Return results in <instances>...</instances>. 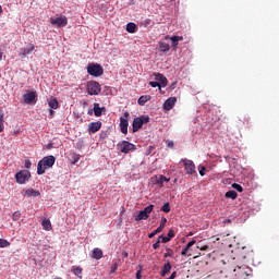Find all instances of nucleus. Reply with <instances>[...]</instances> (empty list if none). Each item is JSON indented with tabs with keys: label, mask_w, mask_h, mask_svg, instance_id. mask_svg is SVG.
Returning <instances> with one entry per match:
<instances>
[{
	"label": "nucleus",
	"mask_w": 279,
	"mask_h": 279,
	"mask_svg": "<svg viewBox=\"0 0 279 279\" xmlns=\"http://www.w3.org/2000/svg\"><path fill=\"white\" fill-rule=\"evenodd\" d=\"M221 274H227L226 278L230 279H247L252 276V268L245 264L232 260L223 267Z\"/></svg>",
	"instance_id": "nucleus-1"
},
{
	"label": "nucleus",
	"mask_w": 279,
	"mask_h": 279,
	"mask_svg": "<svg viewBox=\"0 0 279 279\" xmlns=\"http://www.w3.org/2000/svg\"><path fill=\"white\" fill-rule=\"evenodd\" d=\"M250 258H254V251L251 247L243 246L235 252L233 262L240 263V265H245Z\"/></svg>",
	"instance_id": "nucleus-2"
},
{
	"label": "nucleus",
	"mask_w": 279,
	"mask_h": 279,
	"mask_svg": "<svg viewBox=\"0 0 279 279\" xmlns=\"http://www.w3.org/2000/svg\"><path fill=\"white\" fill-rule=\"evenodd\" d=\"M53 165H56L54 156L50 155V156L44 157L41 160L38 161L37 175H44L45 171H47V169H51Z\"/></svg>",
	"instance_id": "nucleus-3"
},
{
	"label": "nucleus",
	"mask_w": 279,
	"mask_h": 279,
	"mask_svg": "<svg viewBox=\"0 0 279 279\" xmlns=\"http://www.w3.org/2000/svg\"><path fill=\"white\" fill-rule=\"evenodd\" d=\"M87 73L92 75V77H101V75H104V68L98 63H89L87 65Z\"/></svg>",
	"instance_id": "nucleus-4"
},
{
	"label": "nucleus",
	"mask_w": 279,
	"mask_h": 279,
	"mask_svg": "<svg viewBox=\"0 0 279 279\" xmlns=\"http://www.w3.org/2000/svg\"><path fill=\"white\" fill-rule=\"evenodd\" d=\"M118 149L121 154H130L131 151H136V145L128 141H122L118 143Z\"/></svg>",
	"instance_id": "nucleus-5"
},
{
	"label": "nucleus",
	"mask_w": 279,
	"mask_h": 279,
	"mask_svg": "<svg viewBox=\"0 0 279 279\" xmlns=\"http://www.w3.org/2000/svg\"><path fill=\"white\" fill-rule=\"evenodd\" d=\"M145 123H149L148 116H142V117L134 118L133 123H132L133 132H138V130H141V128H143V125H145Z\"/></svg>",
	"instance_id": "nucleus-6"
},
{
	"label": "nucleus",
	"mask_w": 279,
	"mask_h": 279,
	"mask_svg": "<svg viewBox=\"0 0 279 279\" xmlns=\"http://www.w3.org/2000/svg\"><path fill=\"white\" fill-rule=\"evenodd\" d=\"M154 211V205H148L135 217V221H145L149 219V215Z\"/></svg>",
	"instance_id": "nucleus-7"
},
{
	"label": "nucleus",
	"mask_w": 279,
	"mask_h": 279,
	"mask_svg": "<svg viewBox=\"0 0 279 279\" xmlns=\"http://www.w3.org/2000/svg\"><path fill=\"white\" fill-rule=\"evenodd\" d=\"M88 95H99L101 93V84L97 81H90L87 83Z\"/></svg>",
	"instance_id": "nucleus-8"
},
{
	"label": "nucleus",
	"mask_w": 279,
	"mask_h": 279,
	"mask_svg": "<svg viewBox=\"0 0 279 279\" xmlns=\"http://www.w3.org/2000/svg\"><path fill=\"white\" fill-rule=\"evenodd\" d=\"M128 119H130V112L125 111L124 117L120 118V132H122V134H128V126L130 125Z\"/></svg>",
	"instance_id": "nucleus-9"
},
{
	"label": "nucleus",
	"mask_w": 279,
	"mask_h": 279,
	"mask_svg": "<svg viewBox=\"0 0 279 279\" xmlns=\"http://www.w3.org/2000/svg\"><path fill=\"white\" fill-rule=\"evenodd\" d=\"M29 178H32V174L27 170H22L15 174L17 184H25Z\"/></svg>",
	"instance_id": "nucleus-10"
},
{
	"label": "nucleus",
	"mask_w": 279,
	"mask_h": 279,
	"mask_svg": "<svg viewBox=\"0 0 279 279\" xmlns=\"http://www.w3.org/2000/svg\"><path fill=\"white\" fill-rule=\"evenodd\" d=\"M50 23L51 25H56V27H66L69 20L66 16L51 17Z\"/></svg>",
	"instance_id": "nucleus-11"
},
{
	"label": "nucleus",
	"mask_w": 279,
	"mask_h": 279,
	"mask_svg": "<svg viewBox=\"0 0 279 279\" xmlns=\"http://www.w3.org/2000/svg\"><path fill=\"white\" fill-rule=\"evenodd\" d=\"M181 162H183L187 175H193V173H195V163H193L192 160L182 159Z\"/></svg>",
	"instance_id": "nucleus-12"
},
{
	"label": "nucleus",
	"mask_w": 279,
	"mask_h": 279,
	"mask_svg": "<svg viewBox=\"0 0 279 279\" xmlns=\"http://www.w3.org/2000/svg\"><path fill=\"white\" fill-rule=\"evenodd\" d=\"M101 130V121L90 122L88 124L89 134H97Z\"/></svg>",
	"instance_id": "nucleus-13"
},
{
	"label": "nucleus",
	"mask_w": 279,
	"mask_h": 279,
	"mask_svg": "<svg viewBox=\"0 0 279 279\" xmlns=\"http://www.w3.org/2000/svg\"><path fill=\"white\" fill-rule=\"evenodd\" d=\"M178 101V98L175 97H170L163 102V110H173V107L175 106Z\"/></svg>",
	"instance_id": "nucleus-14"
},
{
	"label": "nucleus",
	"mask_w": 279,
	"mask_h": 279,
	"mask_svg": "<svg viewBox=\"0 0 279 279\" xmlns=\"http://www.w3.org/2000/svg\"><path fill=\"white\" fill-rule=\"evenodd\" d=\"M166 40H171L172 48L178 49L179 43L184 40V37H182V36H172V37L166 36Z\"/></svg>",
	"instance_id": "nucleus-15"
},
{
	"label": "nucleus",
	"mask_w": 279,
	"mask_h": 279,
	"mask_svg": "<svg viewBox=\"0 0 279 279\" xmlns=\"http://www.w3.org/2000/svg\"><path fill=\"white\" fill-rule=\"evenodd\" d=\"M23 99L25 104H34V101H36V92L24 94Z\"/></svg>",
	"instance_id": "nucleus-16"
},
{
	"label": "nucleus",
	"mask_w": 279,
	"mask_h": 279,
	"mask_svg": "<svg viewBox=\"0 0 279 279\" xmlns=\"http://www.w3.org/2000/svg\"><path fill=\"white\" fill-rule=\"evenodd\" d=\"M35 49L36 47L34 46V44H31L27 48H21L20 56H22V58H25V56H29Z\"/></svg>",
	"instance_id": "nucleus-17"
},
{
	"label": "nucleus",
	"mask_w": 279,
	"mask_h": 279,
	"mask_svg": "<svg viewBox=\"0 0 279 279\" xmlns=\"http://www.w3.org/2000/svg\"><path fill=\"white\" fill-rule=\"evenodd\" d=\"M171 179H168L167 177L165 175H159V177H156L155 181H154V184H157V186H165V182H169Z\"/></svg>",
	"instance_id": "nucleus-18"
},
{
	"label": "nucleus",
	"mask_w": 279,
	"mask_h": 279,
	"mask_svg": "<svg viewBox=\"0 0 279 279\" xmlns=\"http://www.w3.org/2000/svg\"><path fill=\"white\" fill-rule=\"evenodd\" d=\"M102 112H106V107H99L98 102L94 104V114L95 117H101Z\"/></svg>",
	"instance_id": "nucleus-19"
},
{
	"label": "nucleus",
	"mask_w": 279,
	"mask_h": 279,
	"mask_svg": "<svg viewBox=\"0 0 279 279\" xmlns=\"http://www.w3.org/2000/svg\"><path fill=\"white\" fill-rule=\"evenodd\" d=\"M48 106L51 110H58L60 104L58 102V99L56 97H50Z\"/></svg>",
	"instance_id": "nucleus-20"
},
{
	"label": "nucleus",
	"mask_w": 279,
	"mask_h": 279,
	"mask_svg": "<svg viewBox=\"0 0 279 279\" xmlns=\"http://www.w3.org/2000/svg\"><path fill=\"white\" fill-rule=\"evenodd\" d=\"M92 257H94L95 260H101V258H104V251H101V248H94Z\"/></svg>",
	"instance_id": "nucleus-21"
},
{
	"label": "nucleus",
	"mask_w": 279,
	"mask_h": 279,
	"mask_svg": "<svg viewBox=\"0 0 279 279\" xmlns=\"http://www.w3.org/2000/svg\"><path fill=\"white\" fill-rule=\"evenodd\" d=\"M155 80L157 82H160V86H162V88H165V86H167V78L165 77V75L160 74V73H156L155 74Z\"/></svg>",
	"instance_id": "nucleus-22"
},
{
	"label": "nucleus",
	"mask_w": 279,
	"mask_h": 279,
	"mask_svg": "<svg viewBox=\"0 0 279 279\" xmlns=\"http://www.w3.org/2000/svg\"><path fill=\"white\" fill-rule=\"evenodd\" d=\"M39 195H40V192L34 189H28L24 192L25 197H38Z\"/></svg>",
	"instance_id": "nucleus-23"
},
{
	"label": "nucleus",
	"mask_w": 279,
	"mask_h": 279,
	"mask_svg": "<svg viewBox=\"0 0 279 279\" xmlns=\"http://www.w3.org/2000/svg\"><path fill=\"white\" fill-rule=\"evenodd\" d=\"M171 271V263L167 262L162 268H161V277L165 278V276H167V274H170Z\"/></svg>",
	"instance_id": "nucleus-24"
},
{
	"label": "nucleus",
	"mask_w": 279,
	"mask_h": 279,
	"mask_svg": "<svg viewBox=\"0 0 279 279\" xmlns=\"http://www.w3.org/2000/svg\"><path fill=\"white\" fill-rule=\"evenodd\" d=\"M193 245H195V240H192V241H190V242L186 244V246L182 250L181 255H182V256H187L189 250H191V247H193Z\"/></svg>",
	"instance_id": "nucleus-25"
},
{
	"label": "nucleus",
	"mask_w": 279,
	"mask_h": 279,
	"mask_svg": "<svg viewBox=\"0 0 279 279\" xmlns=\"http://www.w3.org/2000/svg\"><path fill=\"white\" fill-rule=\"evenodd\" d=\"M170 50H171V46H169V44L167 43L159 44V51H161L162 53H169Z\"/></svg>",
	"instance_id": "nucleus-26"
},
{
	"label": "nucleus",
	"mask_w": 279,
	"mask_h": 279,
	"mask_svg": "<svg viewBox=\"0 0 279 279\" xmlns=\"http://www.w3.org/2000/svg\"><path fill=\"white\" fill-rule=\"evenodd\" d=\"M41 226L44 228V230H46L47 232L51 231L52 230V227H51V220L45 218L43 221H41Z\"/></svg>",
	"instance_id": "nucleus-27"
},
{
	"label": "nucleus",
	"mask_w": 279,
	"mask_h": 279,
	"mask_svg": "<svg viewBox=\"0 0 279 279\" xmlns=\"http://www.w3.org/2000/svg\"><path fill=\"white\" fill-rule=\"evenodd\" d=\"M151 100V96L149 95H145V96H141L137 100L138 106H145L146 101H150Z\"/></svg>",
	"instance_id": "nucleus-28"
},
{
	"label": "nucleus",
	"mask_w": 279,
	"mask_h": 279,
	"mask_svg": "<svg viewBox=\"0 0 279 279\" xmlns=\"http://www.w3.org/2000/svg\"><path fill=\"white\" fill-rule=\"evenodd\" d=\"M225 197H227V199H236V197H239V194L236 193V191L231 190L225 194Z\"/></svg>",
	"instance_id": "nucleus-29"
},
{
	"label": "nucleus",
	"mask_w": 279,
	"mask_h": 279,
	"mask_svg": "<svg viewBox=\"0 0 279 279\" xmlns=\"http://www.w3.org/2000/svg\"><path fill=\"white\" fill-rule=\"evenodd\" d=\"M84 271V269L80 266H73L72 267V272L74 274V276H77L78 278H82V272Z\"/></svg>",
	"instance_id": "nucleus-30"
},
{
	"label": "nucleus",
	"mask_w": 279,
	"mask_h": 279,
	"mask_svg": "<svg viewBox=\"0 0 279 279\" xmlns=\"http://www.w3.org/2000/svg\"><path fill=\"white\" fill-rule=\"evenodd\" d=\"M126 32H129V34H135L136 33V24L130 22L126 24Z\"/></svg>",
	"instance_id": "nucleus-31"
},
{
	"label": "nucleus",
	"mask_w": 279,
	"mask_h": 279,
	"mask_svg": "<svg viewBox=\"0 0 279 279\" xmlns=\"http://www.w3.org/2000/svg\"><path fill=\"white\" fill-rule=\"evenodd\" d=\"M160 232H162V226H159L156 230L150 232L148 234V239H154V236H156V234H160Z\"/></svg>",
	"instance_id": "nucleus-32"
},
{
	"label": "nucleus",
	"mask_w": 279,
	"mask_h": 279,
	"mask_svg": "<svg viewBox=\"0 0 279 279\" xmlns=\"http://www.w3.org/2000/svg\"><path fill=\"white\" fill-rule=\"evenodd\" d=\"M166 253L163 254V258H170L173 257V250H171L169 246H166Z\"/></svg>",
	"instance_id": "nucleus-33"
},
{
	"label": "nucleus",
	"mask_w": 279,
	"mask_h": 279,
	"mask_svg": "<svg viewBox=\"0 0 279 279\" xmlns=\"http://www.w3.org/2000/svg\"><path fill=\"white\" fill-rule=\"evenodd\" d=\"M162 213H171V205L169 203H165L161 207Z\"/></svg>",
	"instance_id": "nucleus-34"
},
{
	"label": "nucleus",
	"mask_w": 279,
	"mask_h": 279,
	"mask_svg": "<svg viewBox=\"0 0 279 279\" xmlns=\"http://www.w3.org/2000/svg\"><path fill=\"white\" fill-rule=\"evenodd\" d=\"M0 247H10V242L5 239L0 238Z\"/></svg>",
	"instance_id": "nucleus-35"
},
{
	"label": "nucleus",
	"mask_w": 279,
	"mask_h": 279,
	"mask_svg": "<svg viewBox=\"0 0 279 279\" xmlns=\"http://www.w3.org/2000/svg\"><path fill=\"white\" fill-rule=\"evenodd\" d=\"M232 189H234L239 193H243V186L241 184H239V183H233L232 184Z\"/></svg>",
	"instance_id": "nucleus-36"
},
{
	"label": "nucleus",
	"mask_w": 279,
	"mask_h": 279,
	"mask_svg": "<svg viewBox=\"0 0 279 279\" xmlns=\"http://www.w3.org/2000/svg\"><path fill=\"white\" fill-rule=\"evenodd\" d=\"M197 248L201 250L202 252H207V250H210V246L208 245H203L202 243L197 244Z\"/></svg>",
	"instance_id": "nucleus-37"
},
{
	"label": "nucleus",
	"mask_w": 279,
	"mask_h": 279,
	"mask_svg": "<svg viewBox=\"0 0 279 279\" xmlns=\"http://www.w3.org/2000/svg\"><path fill=\"white\" fill-rule=\"evenodd\" d=\"M174 236H175V231H173V229H170L166 238H168L169 241H171Z\"/></svg>",
	"instance_id": "nucleus-38"
},
{
	"label": "nucleus",
	"mask_w": 279,
	"mask_h": 279,
	"mask_svg": "<svg viewBox=\"0 0 279 279\" xmlns=\"http://www.w3.org/2000/svg\"><path fill=\"white\" fill-rule=\"evenodd\" d=\"M12 219H13V221H19V219H21V211H15L12 215Z\"/></svg>",
	"instance_id": "nucleus-39"
},
{
	"label": "nucleus",
	"mask_w": 279,
	"mask_h": 279,
	"mask_svg": "<svg viewBox=\"0 0 279 279\" xmlns=\"http://www.w3.org/2000/svg\"><path fill=\"white\" fill-rule=\"evenodd\" d=\"M149 86H151V88H159L160 89V83H158V82L151 81V82H149Z\"/></svg>",
	"instance_id": "nucleus-40"
},
{
	"label": "nucleus",
	"mask_w": 279,
	"mask_h": 279,
	"mask_svg": "<svg viewBox=\"0 0 279 279\" xmlns=\"http://www.w3.org/2000/svg\"><path fill=\"white\" fill-rule=\"evenodd\" d=\"M5 130V125H3V114H0V133Z\"/></svg>",
	"instance_id": "nucleus-41"
},
{
	"label": "nucleus",
	"mask_w": 279,
	"mask_h": 279,
	"mask_svg": "<svg viewBox=\"0 0 279 279\" xmlns=\"http://www.w3.org/2000/svg\"><path fill=\"white\" fill-rule=\"evenodd\" d=\"M117 269H119V264L113 263V264L111 265V274H116V272H117Z\"/></svg>",
	"instance_id": "nucleus-42"
},
{
	"label": "nucleus",
	"mask_w": 279,
	"mask_h": 279,
	"mask_svg": "<svg viewBox=\"0 0 279 279\" xmlns=\"http://www.w3.org/2000/svg\"><path fill=\"white\" fill-rule=\"evenodd\" d=\"M24 166H25L26 169H32V161L29 159H26L24 161Z\"/></svg>",
	"instance_id": "nucleus-43"
},
{
	"label": "nucleus",
	"mask_w": 279,
	"mask_h": 279,
	"mask_svg": "<svg viewBox=\"0 0 279 279\" xmlns=\"http://www.w3.org/2000/svg\"><path fill=\"white\" fill-rule=\"evenodd\" d=\"M159 239H161V243H169V238L168 236H165V235H159Z\"/></svg>",
	"instance_id": "nucleus-44"
},
{
	"label": "nucleus",
	"mask_w": 279,
	"mask_h": 279,
	"mask_svg": "<svg viewBox=\"0 0 279 279\" xmlns=\"http://www.w3.org/2000/svg\"><path fill=\"white\" fill-rule=\"evenodd\" d=\"M167 223V218L162 217L159 226H162V230H165V225Z\"/></svg>",
	"instance_id": "nucleus-45"
},
{
	"label": "nucleus",
	"mask_w": 279,
	"mask_h": 279,
	"mask_svg": "<svg viewBox=\"0 0 279 279\" xmlns=\"http://www.w3.org/2000/svg\"><path fill=\"white\" fill-rule=\"evenodd\" d=\"M160 247V241H157L155 244H153L154 250H158Z\"/></svg>",
	"instance_id": "nucleus-46"
},
{
	"label": "nucleus",
	"mask_w": 279,
	"mask_h": 279,
	"mask_svg": "<svg viewBox=\"0 0 279 279\" xmlns=\"http://www.w3.org/2000/svg\"><path fill=\"white\" fill-rule=\"evenodd\" d=\"M143 278V275H141V270H137L136 272V279H142Z\"/></svg>",
	"instance_id": "nucleus-47"
},
{
	"label": "nucleus",
	"mask_w": 279,
	"mask_h": 279,
	"mask_svg": "<svg viewBox=\"0 0 279 279\" xmlns=\"http://www.w3.org/2000/svg\"><path fill=\"white\" fill-rule=\"evenodd\" d=\"M177 276H178V272H177V271H173V272L171 274L170 278L175 279Z\"/></svg>",
	"instance_id": "nucleus-48"
},
{
	"label": "nucleus",
	"mask_w": 279,
	"mask_h": 279,
	"mask_svg": "<svg viewBox=\"0 0 279 279\" xmlns=\"http://www.w3.org/2000/svg\"><path fill=\"white\" fill-rule=\"evenodd\" d=\"M205 170H206V168L203 167L202 170H199V174H201V175H205V173H204Z\"/></svg>",
	"instance_id": "nucleus-49"
},
{
	"label": "nucleus",
	"mask_w": 279,
	"mask_h": 279,
	"mask_svg": "<svg viewBox=\"0 0 279 279\" xmlns=\"http://www.w3.org/2000/svg\"><path fill=\"white\" fill-rule=\"evenodd\" d=\"M93 112H94V109H89V110L87 111V114H89V117H93Z\"/></svg>",
	"instance_id": "nucleus-50"
},
{
	"label": "nucleus",
	"mask_w": 279,
	"mask_h": 279,
	"mask_svg": "<svg viewBox=\"0 0 279 279\" xmlns=\"http://www.w3.org/2000/svg\"><path fill=\"white\" fill-rule=\"evenodd\" d=\"M49 114H50L51 117H53V114H56V112L53 111V109L50 108Z\"/></svg>",
	"instance_id": "nucleus-51"
},
{
	"label": "nucleus",
	"mask_w": 279,
	"mask_h": 279,
	"mask_svg": "<svg viewBox=\"0 0 279 279\" xmlns=\"http://www.w3.org/2000/svg\"><path fill=\"white\" fill-rule=\"evenodd\" d=\"M51 147H53V144H48L47 145V149H51Z\"/></svg>",
	"instance_id": "nucleus-52"
},
{
	"label": "nucleus",
	"mask_w": 279,
	"mask_h": 279,
	"mask_svg": "<svg viewBox=\"0 0 279 279\" xmlns=\"http://www.w3.org/2000/svg\"><path fill=\"white\" fill-rule=\"evenodd\" d=\"M3 60V52L0 51V61Z\"/></svg>",
	"instance_id": "nucleus-53"
},
{
	"label": "nucleus",
	"mask_w": 279,
	"mask_h": 279,
	"mask_svg": "<svg viewBox=\"0 0 279 279\" xmlns=\"http://www.w3.org/2000/svg\"><path fill=\"white\" fill-rule=\"evenodd\" d=\"M157 241H159V244L162 243V239H160V235L158 236Z\"/></svg>",
	"instance_id": "nucleus-54"
},
{
	"label": "nucleus",
	"mask_w": 279,
	"mask_h": 279,
	"mask_svg": "<svg viewBox=\"0 0 279 279\" xmlns=\"http://www.w3.org/2000/svg\"><path fill=\"white\" fill-rule=\"evenodd\" d=\"M168 147H173V142H170V143L168 144Z\"/></svg>",
	"instance_id": "nucleus-55"
},
{
	"label": "nucleus",
	"mask_w": 279,
	"mask_h": 279,
	"mask_svg": "<svg viewBox=\"0 0 279 279\" xmlns=\"http://www.w3.org/2000/svg\"><path fill=\"white\" fill-rule=\"evenodd\" d=\"M0 14H3V8L0 5Z\"/></svg>",
	"instance_id": "nucleus-56"
},
{
	"label": "nucleus",
	"mask_w": 279,
	"mask_h": 279,
	"mask_svg": "<svg viewBox=\"0 0 279 279\" xmlns=\"http://www.w3.org/2000/svg\"><path fill=\"white\" fill-rule=\"evenodd\" d=\"M80 160V157H75L74 162H77Z\"/></svg>",
	"instance_id": "nucleus-57"
},
{
	"label": "nucleus",
	"mask_w": 279,
	"mask_h": 279,
	"mask_svg": "<svg viewBox=\"0 0 279 279\" xmlns=\"http://www.w3.org/2000/svg\"><path fill=\"white\" fill-rule=\"evenodd\" d=\"M225 222H226V223H230V220H226Z\"/></svg>",
	"instance_id": "nucleus-58"
},
{
	"label": "nucleus",
	"mask_w": 279,
	"mask_h": 279,
	"mask_svg": "<svg viewBox=\"0 0 279 279\" xmlns=\"http://www.w3.org/2000/svg\"><path fill=\"white\" fill-rule=\"evenodd\" d=\"M146 24H149V20L146 21Z\"/></svg>",
	"instance_id": "nucleus-59"
},
{
	"label": "nucleus",
	"mask_w": 279,
	"mask_h": 279,
	"mask_svg": "<svg viewBox=\"0 0 279 279\" xmlns=\"http://www.w3.org/2000/svg\"><path fill=\"white\" fill-rule=\"evenodd\" d=\"M124 256H128V253H124Z\"/></svg>",
	"instance_id": "nucleus-60"
},
{
	"label": "nucleus",
	"mask_w": 279,
	"mask_h": 279,
	"mask_svg": "<svg viewBox=\"0 0 279 279\" xmlns=\"http://www.w3.org/2000/svg\"><path fill=\"white\" fill-rule=\"evenodd\" d=\"M168 279H173V278L169 277Z\"/></svg>",
	"instance_id": "nucleus-61"
}]
</instances>
